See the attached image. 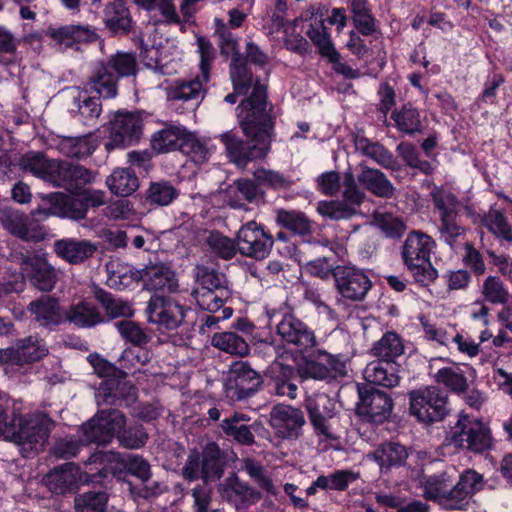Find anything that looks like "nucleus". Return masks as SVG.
Wrapping results in <instances>:
<instances>
[{"label":"nucleus","mask_w":512,"mask_h":512,"mask_svg":"<svg viewBox=\"0 0 512 512\" xmlns=\"http://www.w3.org/2000/svg\"><path fill=\"white\" fill-rule=\"evenodd\" d=\"M230 77L236 93L246 94L252 87L251 94L237 106L239 125L247 139L232 132L220 136L230 161L245 168L249 162L264 159L269 154L275 135V117L272 105L267 102L266 87L259 81L254 82L252 71L240 54L233 56Z\"/></svg>","instance_id":"1"},{"label":"nucleus","mask_w":512,"mask_h":512,"mask_svg":"<svg viewBox=\"0 0 512 512\" xmlns=\"http://www.w3.org/2000/svg\"><path fill=\"white\" fill-rule=\"evenodd\" d=\"M54 427L55 422L42 412L14 416L5 439L16 444L23 457H29L43 449Z\"/></svg>","instance_id":"2"},{"label":"nucleus","mask_w":512,"mask_h":512,"mask_svg":"<svg viewBox=\"0 0 512 512\" xmlns=\"http://www.w3.org/2000/svg\"><path fill=\"white\" fill-rule=\"evenodd\" d=\"M12 258L20 266L21 272L15 273L13 280L4 283L5 292H21L25 286V277L40 291L49 292L55 287L57 272L44 254L15 251Z\"/></svg>","instance_id":"3"},{"label":"nucleus","mask_w":512,"mask_h":512,"mask_svg":"<svg viewBox=\"0 0 512 512\" xmlns=\"http://www.w3.org/2000/svg\"><path fill=\"white\" fill-rule=\"evenodd\" d=\"M372 354L379 358L372 361L364 370V378L373 385L393 388L399 384L400 377L393 366L394 359L404 352L401 338L395 332H386L371 349Z\"/></svg>","instance_id":"4"},{"label":"nucleus","mask_w":512,"mask_h":512,"mask_svg":"<svg viewBox=\"0 0 512 512\" xmlns=\"http://www.w3.org/2000/svg\"><path fill=\"white\" fill-rule=\"evenodd\" d=\"M136 69L137 61L133 53L117 52L95 67L88 84L101 97L111 99L118 93L119 79L135 75Z\"/></svg>","instance_id":"5"},{"label":"nucleus","mask_w":512,"mask_h":512,"mask_svg":"<svg viewBox=\"0 0 512 512\" xmlns=\"http://www.w3.org/2000/svg\"><path fill=\"white\" fill-rule=\"evenodd\" d=\"M435 241L428 234L412 231L402 246V259L416 282L428 286L438 276L437 270L430 262V254Z\"/></svg>","instance_id":"6"},{"label":"nucleus","mask_w":512,"mask_h":512,"mask_svg":"<svg viewBox=\"0 0 512 512\" xmlns=\"http://www.w3.org/2000/svg\"><path fill=\"white\" fill-rule=\"evenodd\" d=\"M409 402L411 415L426 425L442 421L448 414V395L436 386L411 391Z\"/></svg>","instance_id":"7"},{"label":"nucleus","mask_w":512,"mask_h":512,"mask_svg":"<svg viewBox=\"0 0 512 512\" xmlns=\"http://www.w3.org/2000/svg\"><path fill=\"white\" fill-rule=\"evenodd\" d=\"M449 443L456 448L480 454L492 448L493 438L489 427L480 419L463 415L459 418Z\"/></svg>","instance_id":"8"},{"label":"nucleus","mask_w":512,"mask_h":512,"mask_svg":"<svg viewBox=\"0 0 512 512\" xmlns=\"http://www.w3.org/2000/svg\"><path fill=\"white\" fill-rule=\"evenodd\" d=\"M262 384V376L248 361H234L225 382V395L231 401H243L254 396Z\"/></svg>","instance_id":"9"},{"label":"nucleus","mask_w":512,"mask_h":512,"mask_svg":"<svg viewBox=\"0 0 512 512\" xmlns=\"http://www.w3.org/2000/svg\"><path fill=\"white\" fill-rule=\"evenodd\" d=\"M125 423L126 417L123 412L108 408L99 410L90 420L82 424L81 430L88 443L107 446Z\"/></svg>","instance_id":"10"},{"label":"nucleus","mask_w":512,"mask_h":512,"mask_svg":"<svg viewBox=\"0 0 512 512\" xmlns=\"http://www.w3.org/2000/svg\"><path fill=\"white\" fill-rule=\"evenodd\" d=\"M372 383L358 385L359 401L356 411L359 416L370 422L383 423L387 420L393 409V400L384 391L376 389Z\"/></svg>","instance_id":"11"},{"label":"nucleus","mask_w":512,"mask_h":512,"mask_svg":"<svg viewBox=\"0 0 512 512\" xmlns=\"http://www.w3.org/2000/svg\"><path fill=\"white\" fill-rule=\"evenodd\" d=\"M186 312V308L175 299L160 294H154L146 308L148 321L166 330L178 328L183 323Z\"/></svg>","instance_id":"12"},{"label":"nucleus","mask_w":512,"mask_h":512,"mask_svg":"<svg viewBox=\"0 0 512 512\" xmlns=\"http://www.w3.org/2000/svg\"><path fill=\"white\" fill-rule=\"evenodd\" d=\"M274 244V238L255 221L243 225L237 233L238 251L246 257L262 260L266 258Z\"/></svg>","instance_id":"13"},{"label":"nucleus","mask_w":512,"mask_h":512,"mask_svg":"<svg viewBox=\"0 0 512 512\" xmlns=\"http://www.w3.org/2000/svg\"><path fill=\"white\" fill-rule=\"evenodd\" d=\"M143 121L139 114L118 112L110 124L109 140L105 148L111 151L117 147L135 144L142 135Z\"/></svg>","instance_id":"14"},{"label":"nucleus","mask_w":512,"mask_h":512,"mask_svg":"<svg viewBox=\"0 0 512 512\" xmlns=\"http://www.w3.org/2000/svg\"><path fill=\"white\" fill-rule=\"evenodd\" d=\"M217 492L223 501L234 506L236 510L247 509L262 499V493L241 480L235 472L218 484Z\"/></svg>","instance_id":"15"},{"label":"nucleus","mask_w":512,"mask_h":512,"mask_svg":"<svg viewBox=\"0 0 512 512\" xmlns=\"http://www.w3.org/2000/svg\"><path fill=\"white\" fill-rule=\"evenodd\" d=\"M276 333L284 343L296 347L301 352L317 344L314 330L292 313L282 316L276 325Z\"/></svg>","instance_id":"16"},{"label":"nucleus","mask_w":512,"mask_h":512,"mask_svg":"<svg viewBox=\"0 0 512 512\" xmlns=\"http://www.w3.org/2000/svg\"><path fill=\"white\" fill-rule=\"evenodd\" d=\"M48 354V348L43 339L29 335L17 339L10 347L0 349L1 364L23 365L38 361Z\"/></svg>","instance_id":"17"},{"label":"nucleus","mask_w":512,"mask_h":512,"mask_svg":"<svg viewBox=\"0 0 512 512\" xmlns=\"http://www.w3.org/2000/svg\"><path fill=\"white\" fill-rule=\"evenodd\" d=\"M269 424L277 437L295 440L301 435L305 424L304 413L290 405L277 404L270 411Z\"/></svg>","instance_id":"18"},{"label":"nucleus","mask_w":512,"mask_h":512,"mask_svg":"<svg viewBox=\"0 0 512 512\" xmlns=\"http://www.w3.org/2000/svg\"><path fill=\"white\" fill-rule=\"evenodd\" d=\"M333 276L338 292L351 301L362 300L371 287L367 275L354 267L337 266Z\"/></svg>","instance_id":"19"},{"label":"nucleus","mask_w":512,"mask_h":512,"mask_svg":"<svg viewBox=\"0 0 512 512\" xmlns=\"http://www.w3.org/2000/svg\"><path fill=\"white\" fill-rule=\"evenodd\" d=\"M96 174L79 164L67 161L57 162L51 184L71 193H77L94 181Z\"/></svg>","instance_id":"20"},{"label":"nucleus","mask_w":512,"mask_h":512,"mask_svg":"<svg viewBox=\"0 0 512 512\" xmlns=\"http://www.w3.org/2000/svg\"><path fill=\"white\" fill-rule=\"evenodd\" d=\"M207 82L202 79L201 73L191 80H176L166 89L167 100L182 102L186 109L194 111L205 97L204 84Z\"/></svg>","instance_id":"21"},{"label":"nucleus","mask_w":512,"mask_h":512,"mask_svg":"<svg viewBox=\"0 0 512 512\" xmlns=\"http://www.w3.org/2000/svg\"><path fill=\"white\" fill-rule=\"evenodd\" d=\"M219 427L225 437L243 446L255 444L254 433L261 428L257 421L250 423V417L244 413L234 412L224 418Z\"/></svg>","instance_id":"22"},{"label":"nucleus","mask_w":512,"mask_h":512,"mask_svg":"<svg viewBox=\"0 0 512 512\" xmlns=\"http://www.w3.org/2000/svg\"><path fill=\"white\" fill-rule=\"evenodd\" d=\"M74 194L71 196L55 192L46 195L44 199L50 204V207L46 209V214L76 221L84 219L87 214V203L80 198L78 192Z\"/></svg>","instance_id":"23"},{"label":"nucleus","mask_w":512,"mask_h":512,"mask_svg":"<svg viewBox=\"0 0 512 512\" xmlns=\"http://www.w3.org/2000/svg\"><path fill=\"white\" fill-rule=\"evenodd\" d=\"M369 457L376 461L381 474H388L392 469L406 465L409 449L399 442L386 441L378 445Z\"/></svg>","instance_id":"24"},{"label":"nucleus","mask_w":512,"mask_h":512,"mask_svg":"<svg viewBox=\"0 0 512 512\" xmlns=\"http://www.w3.org/2000/svg\"><path fill=\"white\" fill-rule=\"evenodd\" d=\"M82 480L80 468L72 462L55 467L44 477V483L48 489L58 495L73 491Z\"/></svg>","instance_id":"25"},{"label":"nucleus","mask_w":512,"mask_h":512,"mask_svg":"<svg viewBox=\"0 0 512 512\" xmlns=\"http://www.w3.org/2000/svg\"><path fill=\"white\" fill-rule=\"evenodd\" d=\"M54 252L69 264L78 265L90 259L97 251V245L90 240L64 238L54 242Z\"/></svg>","instance_id":"26"},{"label":"nucleus","mask_w":512,"mask_h":512,"mask_svg":"<svg viewBox=\"0 0 512 512\" xmlns=\"http://www.w3.org/2000/svg\"><path fill=\"white\" fill-rule=\"evenodd\" d=\"M28 309L35 315L40 326L50 330L66 320V310L62 312L58 300L51 296H42L32 301Z\"/></svg>","instance_id":"27"},{"label":"nucleus","mask_w":512,"mask_h":512,"mask_svg":"<svg viewBox=\"0 0 512 512\" xmlns=\"http://www.w3.org/2000/svg\"><path fill=\"white\" fill-rule=\"evenodd\" d=\"M309 419L317 433L328 435V420L334 416L335 404L326 394H318L306 401Z\"/></svg>","instance_id":"28"},{"label":"nucleus","mask_w":512,"mask_h":512,"mask_svg":"<svg viewBox=\"0 0 512 512\" xmlns=\"http://www.w3.org/2000/svg\"><path fill=\"white\" fill-rule=\"evenodd\" d=\"M0 223L12 235L30 241L37 238L32 227L33 220L16 209L4 208L0 210Z\"/></svg>","instance_id":"29"},{"label":"nucleus","mask_w":512,"mask_h":512,"mask_svg":"<svg viewBox=\"0 0 512 512\" xmlns=\"http://www.w3.org/2000/svg\"><path fill=\"white\" fill-rule=\"evenodd\" d=\"M45 34L65 48L80 42H93L96 33L89 26L66 25L59 28L48 27Z\"/></svg>","instance_id":"30"},{"label":"nucleus","mask_w":512,"mask_h":512,"mask_svg":"<svg viewBox=\"0 0 512 512\" xmlns=\"http://www.w3.org/2000/svg\"><path fill=\"white\" fill-rule=\"evenodd\" d=\"M357 181L376 197L391 199L395 195V187L387 176L379 169L363 167Z\"/></svg>","instance_id":"31"},{"label":"nucleus","mask_w":512,"mask_h":512,"mask_svg":"<svg viewBox=\"0 0 512 512\" xmlns=\"http://www.w3.org/2000/svg\"><path fill=\"white\" fill-rule=\"evenodd\" d=\"M65 321L78 328H93L106 322V316L93 303L81 301L69 306Z\"/></svg>","instance_id":"32"},{"label":"nucleus","mask_w":512,"mask_h":512,"mask_svg":"<svg viewBox=\"0 0 512 512\" xmlns=\"http://www.w3.org/2000/svg\"><path fill=\"white\" fill-rule=\"evenodd\" d=\"M139 274V279L148 290L168 289L174 292L178 287L174 272L165 265L146 266Z\"/></svg>","instance_id":"33"},{"label":"nucleus","mask_w":512,"mask_h":512,"mask_svg":"<svg viewBox=\"0 0 512 512\" xmlns=\"http://www.w3.org/2000/svg\"><path fill=\"white\" fill-rule=\"evenodd\" d=\"M105 26L114 35H126L132 28V17L126 5L120 1H114L106 5L103 11Z\"/></svg>","instance_id":"34"},{"label":"nucleus","mask_w":512,"mask_h":512,"mask_svg":"<svg viewBox=\"0 0 512 512\" xmlns=\"http://www.w3.org/2000/svg\"><path fill=\"white\" fill-rule=\"evenodd\" d=\"M338 364L339 360L333 355L319 351L315 359H308L303 363L299 368V374L302 378L324 380L332 376Z\"/></svg>","instance_id":"35"},{"label":"nucleus","mask_w":512,"mask_h":512,"mask_svg":"<svg viewBox=\"0 0 512 512\" xmlns=\"http://www.w3.org/2000/svg\"><path fill=\"white\" fill-rule=\"evenodd\" d=\"M202 481L203 485L219 480L225 469V456L219 446L214 443H208L202 453Z\"/></svg>","instance_id":"36"},{"label":"nucleus","mask_w":512,"mask_h":512,"mask_svg":"<svg viewBox=\"0 0 512 512\" xmlns=\"http://www.w3.org/2000/svg\"><path fill=\"white\" fill-rule=\"evenodd\" d=\"M100 461L105 464V468L100 470L97 474L86 475L85 482H98L107 476L110 472L114 477L121 478L127 474L128 456L124 457L121 453L116 451L99 452L93 455V462Z\"/></svg>","instance_id":"37"},{"label":"nucleus","mask_w":512,"mask_h":512,"mask_svg":"<svg viewBox=\"0 0 512 512\" xmlns=\"http://www.w3.org/2000/svg\"><path fill=\"white\" fill-rule=\"evenodd\" d=\"M58 160H50L42 153L29 152L24 154L19 160V167L25 172H30L34 176L51 183Z\"/></svg>","instance_id":"38"},{"label":"nucleus","mask_w":512,"mask_h":512,"mask_svg":"<svg viewBox=\"0 0 512 512\" xmlns=\"http://www.w3.org/2000/svg\"><path fill=\"white\" fill-rule=\"evenodd\" d=\"M187 129L182 126L168 125L153 134L152 148L158 153H166L181 149Z\"/></svg>","instance_id":"39"},{"label":"nucleus","mask_w":512,"mask_h":512,"mask_svg":"<svg viewBox=\"0 0 512 512\" xmlns=\"http://www.w3.org/2000/svg\"><path fill=\"white\" fill-rule=\"evenodd\" d=\"M275 393L280 396H287L295 399L297 396V385L293 382L296 377L295 369L283 362H276L270 366Z\"/></svg>","instance_id":"40"},{"label":"nucleus","mask_w":512,"mask_h":512,"mask_svg":"<svg viewBox=\"0 0 512 512\" xmlns=\"http://www.w3.org/2000/svg\"><path fill=\"white\" fill-rule=\"evenodd\" d=\"M355 146L358 151L386 169L397 170L398 162L394 155L379 142H372L365 137L357 138Z\"/></svg>","instance_id":"41"},{"label":"nucleus","mask_w":512,"mask_h":512,"mask_svg":"<svg viewBox=\"0 0 512 512\" xmlns=\"http://www.w3.org/2000/svg\"><path fill=\"white\" fill-rule=\"evenodd\" d=\"M276 223L302 237L309 236L314 231V223L303 212L296 210L278 209Z\"/></svg>","instance_id":"42"},{"label":"nucleus","mask_w":512,"mask_h":512,"mask_svg":"<svg viewBox=\"0 0 512 512\" xmlns=\"http://www.w3.org/2000/svg\"><path fill=\"white\" fill-rule=\"evenodd\" d=\"M94 298L101 304L106 312V321L118 317H131L134 310L128 301L114 296L110 292L96 287L93 290Z\"/></svg>","instance_id":"43"},{"label":"nucleus","mask_w":512,"mask_h":512,"mask_svg":"<svg viewBox=\"0 0 512 512\" xmlns=\"http://www.w3.org/2000/svg\"><path fill=\"white\" fill-rule=\"evenodd\" d=\"M194 277L198 287L195 290L221 291L230 290L229 282L224 273L205 265H196Z\"/></svg>","instance_id":"44"},{"label":"nucleus","mask_w":512,"mask_h":512,"mask_svg":"<svg viewBox=\"0 0 512 512\" xmlns=\"http://www.w3.org/2000/svg\"><path fill=\"white\" fill-rule=\"evenodd\" d=\"M453 476L448 471L429 476L424 475L422 481L424 497L427 500L438 501L441 504L445 493H448L449 488L452 487Z\"/></svg>","instance_id":"45"},{"label":"nucleus","mask_w":512,"mask_h":512,"mask_svg":"<svg viewBox=\"0 0 512 512\" xmlns=\"http://www.w3.org/2000/svg\"><path fill=\"white\" fill-rule=\"evenodd\" d=\"M112 193L126 197L133 194L139 187V181L134 171L123 168L115 170L106 180Z\"/></svg>","instance_id":"46"},{"label":"nucleus","mask_w":512,"mask_h":512,"mask_svg":"<svg viewBox=\"0 0 512 512\" xmlns=\"http://www.w3.org/2000/svg\"><path fill=\"white\" fill-rule=\"evenodd\" d=\"M57 148L61 154L71 158H84L92 154L96 149L90 136H63L60 138Z\"/></svg>","instance_id":"47"},{"label":"nucleus","mask_w":512,"mask_h":512,"mask_svg":"<svg viewBox=\"0 0 512 512\" xmlns=\"http://www.w3.org/2000/svg\"><path fill=\"white\" fill-rule=\"evenodd\" d=\"M240 468L242 471L246 472L258 488L266 491L270 495H277L278 490L274 485L273 480L260 462L247 457L241 460Z\"/></svg>","instance_id":"48"},{"label":"nucleus","mask_w":512,"mask_h":512,"mask_svg":"<svg viewBox=\"0 0 512 512\" xmlns=\"http://www.w3.org/2000/svg\"><path fill=\"white\" fill-rule=\"evenodd\" d=\"M211 344L231 355L246 356L249 353L247 341L235 332H221L213 335Z\"/></svg>","instance_id":"49"},{"label":"nucleus","mask_w":512,"mask_h":512,"mask_svg":"<svg viewBox=\"0 0 512 512\" xmlns=\"http://www.w3.org/2000/svg\"><path fill=\"white\" fill-rule=\"evenodd\" d=\"M128 385L116 379L103 380L95 393L98 406H116L123 398V390Z\"/></svg>","instance_id":"50"},{"label":"nucleus","mask_w":512,"mask_h":512,"mask_svg":"<svg viewBox=\"0 0 512 512\" xmlns=\"http://www.w3.org/2000/svg\"><path fill=\"white\" fill-rule=\"evenodd\" d=\"M116 439L119 445L125 449H140L144 447L148 441V433L142 424L135 423L123 428H120L116 433Z\"/></svg>","instance_id":"51"},{"label":"nucleus","mask_w":512,"mask_h":512,"mask_svg":"<svg viewBox=\"0 0 512 512\" xmlns=\"http://www.w3.org/2000/svg\"><path fill=\"white\" fill-rule=\"evenodd\" d=\"M76 512H107L108 494L104 491H88L74 499Z\"/></svg>","instance_id":"52"},{"label":"nucleus","mask_w":512,"mask_h":512,"mask_svg":"<svg viewBox=\"0 0 512 512\" xmlns=\"http://www.w3.org/2000/svg\"><path fill=\"white\" fill-rule=\"evenodd\" d=\"M75 109L71 112L79 114L85 122L95 121L102 112V104L99 97L88 96L86 92L77 90V96L73 97Z\"/></svg>","instance_id":"53"},{"label":"nucleus","mask_w":512,"mask_h":512,"mask_svg":"<svg viewBox=\"0 0 512 512\" xmlns=\"http://www.w3.org/2000/svg\"><path fill=\"white\" fill-rule=\"evenodd\" d=\"M115 327L121 337L135 347H144L152 339L151 335L137 322L121 320L115 323Z\"/></svg>","instance_id":"54"},{"label":"nucleus","mask_w":512,"mask_h":512,"mask_svg":"<svg viewBox=\"0 0 512 512\" xmlns=\"http://www.w3.org/2000/svg\"><path fill=\"white\" fill-rule=\"evenodd\" d=\"M392 119L396 127L404 133L412 135L421 131L420 114L411 104H405L399 111H394Z\"/></svg>","instance_id":"55"},{"label":"nucleus","mask_w":512,"mask_h":512,"mask_svg":"<svg viewBox=\"0 0 512 512\" xmlns=\"http://www.w3.org/2000/svg\"><path fill=\"white\" fill-rule=\"evenodd\" d=\"M307 36L318 47L321 55L328 57L331 62L338 61L339 54L335 50L322 20L316 26L310 25Z\"/></svg>","instance_id":"56"},{"label":"nucleus","mask_w":512,"mask_h":512,"mask_svg":"<svg viewBox=\"0 0 512 512\" xmlns=\"http://www.w3.org/2000/svg\"><path fill=\"white\" fill-rule=\"evenodd\" d=\"M434 377L437 383L443 384L455 393L465 392L468 388L467 378L459 367L441 368Z\"/></svg>","instance_id":"57"},{"label":"nucleus","mask_w":512,"mask_h":512,"mask_svg":"<svg viewBox=\"0 0 512 512\" xmlns=\"http://www.w3.org/2000/svg\"><path fill=\"white\" fill-rule=\"evenodd\" d=\"M191 295L196 300L198 306L209 312H216L223 307L224 303L230 298L231 290L205 291L193 290Z\"/></svg>","instance_id":"58"},{"label":"nucleus","mask_w":512,"mask_h":512,"mask_svg":"<svg viewBox=\"0 0 512 512\" xmlns=\"http://www.w3.org/2000/svg\"><path fill=\"white\" fill-rule=\"evenodd\" d=\"M178 196L176 188L167 181L152 182L146 200L152 205L167 206Z\"/></svg>","instance_id":"59"},{"label":"nucleus","mask_w":512,"mask_h":512,"mask_svg":"<svg viewBox=\"0 0 512 512\" xmlns=\"http://www.w3.org/2000/svg\"><path fill=\"white\" fill-rule=\"evenodd\" d=\"M152 359L151 352L144 347H135L134 348H126L118 362L120 369L129 373L133 369H138L141 366H144L150 362Z\"/></svg>","instance_id":"60"},{"label":"nucleus","mask_w":512,"mask_h":512,"mask_svg":"<svg viewBox=\"0 0 512 512\" xmlns=\"http://www.w3.org/2000/svg\"><path fill=\"white\" fill-rule=\"evenodd\" d=\"M253 177L259 186H265L274 190L289 189L293 182L279 171L266 168H258Z\"/></svg>","instance_id":"61"},{"label":"nucleus","mask_w":512,"mask_h":512,"mask_svg":"<svg viewBox=\"0 0 512 512\" xmlns=\"http://www.w3.org/2000/svg\"><path fill=\"white\" fill-rule=\"evenodd\" d=\"M181 144L180 151L189 156L194 163L202 164L208 160L210 150L195 134L187 131Z\"/></svg>","instance_id":"62"},{"label":"nucleus","mask_w":512,"mask_h":512,"mask_svg":"<svg viewBox=\"0 0 512 512\" xmlns=\"http://www.w3.org/2000/svg\"><path fill=\"white\" fill-rule=\"evenodd\" d=\"M209 249L224 260L232 259L238 250L235 242L219 232H210L206 239Z\"/></svg>","instance_id":"63"},{"label":"nucleus","mask_w":512,"mask_h":512,"mask_svg":"<svg viewBox=\"0 0 512 512\" xmlns=\"http://www.w3.org/2000/svg\"><path fill=\"white\" fill-rule=\"evenodd\" d=\"M482 294L492 304H507L510 298L504 283L496 276H488L484 280Z\"/></svg>","instance_id":"64"}]
</instances>
